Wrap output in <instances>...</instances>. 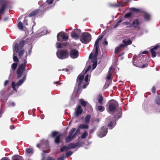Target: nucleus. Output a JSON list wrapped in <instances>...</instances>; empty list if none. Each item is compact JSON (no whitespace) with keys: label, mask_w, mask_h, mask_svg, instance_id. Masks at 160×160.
<instances>
[{"label":"nucleus","mask_w":160,"mask_h":160,"mask_svg":"<svg viewBox=\"0 0 160 160\" xmlns=\"http://www.w3.org/2000/svg\"><path fill=\"white\" fill-rule=\"evenodd\" d=\"M91 35L88 32L83 33L80 38L81 42L82 43L87 44L91 40Z\"/></svg>","instance_id":"0eeeda50"},{"label":"nucleus","mask_w":160,"mask_h":160,"mask_svg":"<svg viewBox=\"0 0 160 160\" xmlns=\"http://www.w3.org/2000/svg\"><path fill=\"white\" fill-rule=\"evenodd\" d=\"M26 74L24 75L22 78L20 79L17 83H16L14 82H12L11 84L12 88L16 92H17V89L19 87L21 86L24 82L26 80Z\"/></svg>","instance_id":"39448f33"},{"label":"nucleus","mask_w":160,"mask_h":160,"mask_svg":"<svg viewBox=\"0 0 160 160\" xmlns=\"http://www.w3.org/2000/svg\"><path fill=\"white\" fill-rule=\"evenodd\" d=\"M155 102L157 104L160 105V97L159 96H158L156 97Z\"/></svg>","instance_id":"c756f323"},{"label":"nucleus","mask_w":160,"mask_h":160,"mask_svg":"<svg viewBox=\"0 0 160 160\" xmlns=\"http://www.w3.org/2000/svg\"><path fill=\"white\" fill-rule=\"evenodd\" d=\"M131 13H128L126 14L125 16V17L126 18H128L131 15Z\"/></svg>","instance_id":"09e8293b"},{"label":"nucleus","mask_w":160,"mask_h":160,"mask_svg":"<svg viewBox=\"0 0 160 160\" xmlns=\"http://www.w3.org/2000/svg\"><path fill=\"white\" fill-rule=\"evenodd\" d=\"M156 91V89L155 87H153L152 89V92L153 93H155Z\"/></svg>","instance_id":"5fc2aeb1"},{"label":"nucleus","mask_w":160,"mask_h":160,"mask_svg":"<svg viewBox=\"0 0 160 160\" xmlns=\"http://www.w3.org/2000/svg\"><path fill=\"white\" fill-rule=\"evenodd\" d=\"M25 42V41H22L19 43L18 45L17 43L14 42L15 43L14 49H13L14 53L13 54V58L14 62H18V59L17 57L15 56V53L14 52V51L16 52H18L19 50L21 49L24 46Z\"/></svg>","instance_id":"7ed1b4c3"},{"label":"nucleus","mask_w":160,"mask_h":160,"mask_svg":"<svg viewBox=\"0 0 160 160\" xmlns=\"http://www.w3.org/2000/svg\"><path fill=\"white\" fill-rule=\"evenodd\" d=\"M159 47V46L156 45L154 46L153 48H151V49H152V50L154 51V50H156Z\"/></svg>","instance_id":"3c124183"},{"label":"nucleus","mask_w":160,"mask_h":160,"mask_svg":"<svg viewBox=\"0 0 160 160\" xmlns=\"http://www.w3.org/2000/svg\"><path fill=\"white\" fill-rule=\"evenodd\" d=\"M93 54L92 53H91L89 57V59H91V62H93V64H92V70H94L97 67V57H96V60L95 61H94V59L93 58Z\"/></svg>","instance_id":"f3484780"},{"label":"nucleus","mask_w":160,"mask_h":160,"mask_svg":"<svg viewBox=\"0 0 160 160\" xmlns=\"http://www.w3.org/2000/svg\"><path fill=\"white\" fill-rule=\"evenodd\" d=\"M116 124V122L113 120H111L110 121V123L108 124V126L109 128L111 129H112L115 125Z\"/></svg>","instance_id":"412c9836"},{"label":"nucleus","mask_w":160,"mask_h":160,"mask_svg":"<svg viewBox=\"0 0 160 160\" xmlns=\"http://www.w3.org/2000/svg\"><path fill=\"white\" fill-rule=\"evenodd\" d=\"M132 10L133 11H134V12L136 11V10H137L136 9H135V8H132Z\"/></svg>","instance_id":"69168bd1"},{"label":"nucleus","mask_w":160,"mask_h":160,"mask_svg":"<svg viewBox=\"0 0 160 160\" xmlns=\"http://www.w3.org/2000/svg\"><path fill=\"white\" fill-rule=\"evenodd\" d=\"M62 32H60L58 34L57 39L58 41H60V42L62 41Z\"/></svg>","instance_id":"c85d7f7f"},{"label":"nucleus","mask_w":160,"mask_h":160,"mask_svg":"<svg viewBox=\"0 0 160 160\" xmlns=\"http://www.w3.org/2000/svg\"><path fill=\"white\" fill-rule=\"evenodd\" d=\"M81 138L79 137L78 138V142L76 143H71L68 146V149H71L75 148L77 147H80L83 144L82 142H80Z\"/></svg>","instance_id":"ddd939ff"},{"label":"nucleus","mask_w":160,"mask_h":160,"mask_svg":"<svg viewBox=\"0 0 160 160\" xmlns=\"http://www.w3.org/2000/svg\"><path fill=\"white\" fill-rule=\"evenodd\" d=\"M58 57L60 59H63L67 58L68 57V52L66 51L63 50L57 52Z\"/></svg>","instance_id":"1a4fd4ad"},{"label":"nucleus","mask_w":160,"mask_h":160,"mask_svg":"<svg viewBox=\"0 0 160 160\" xmlns=\"http://www.w3.org/2000/svg\"><path fill=\"white\" fill-rule=\"evenodd\" d=\"M10 128L11 129H13L14 128V126L13 125H11L10 126Z\"/></svg>","instance_id":"e2e57ef3"},{"label":"nucleus","mask_w":160,"mask_h":160,"mask_svg":"<svg viewBox=\"0 0 160 160\" xmlns=\"http://www.w3.org/2000/svg\"><path fill=\"white\" fill-rule=\"evenodd\" d=\"M91 68V66L89 65L85 71H82V72L78 75L77 78V82L79 86H80L84 81V74Z\"/></svg>","instance_id":"423d86ee"},{"label":"nucleus","mask_w":160,"mask_h":160,"mask_svg":"<svg viewBox=\"0 0 160 160\" xmlns=\"http://www.w3.org/2000/svg\"><path fill=\"white\" fill-rule=\"evenodd\" d=\"M12 160H23V159L22 157L21 156H18L13 157Z\"/></svg>","instance_id":"2f4dec72"},{"label":"nucleus","mask_w":160,"mask_h":160,"mask_svg":"<svg viewBox=\"0 0 160 160\" xmlns=\"http://www.w3.org/2000/svg\"><path fill=\"white\" fill-rule=\"evenodd\" d=\"M150 18V16L149 14L146 13L144 15V18L147 21L149 20Z\"/></svg>","instance_id":"e433bc0d"},{"label":"nucleus","mask_w":160,"mask_h":160,"mask_svg":"<svg viewBox=\"0 0 160 160\" xmlns=\"http://www.w3.org/2000/svg\"><path fill=\"white\" fill-rule=\"evenodd\" d=\"M57 48H61V43L58 42L57 43Z\"/></svg>","instance_id":"49530a36"},{"label":"nucleus","mask_w":160,"mask_h":160,"mask_svg":"<svg viewBox=\"0 0 160 160\" xmlns=\"http://www.w3.org/2000/svg\"><path fill=\"white\" fill-rule=\"evenodd\" d=\"M80 103L82 105L85 106L86 104V102L83 99H81L80 100Z\"/></svg>","instance_id":"58836bf2"},{"label":"nucleus","mask_w":160,"mask_h":160,"mask_svg":"<svg viewBox=\"0 0 160 160\" xmlns=\"http://www.w3.org/2000/svg\"><path fill=\"white\" fill-rule=\"evenodd\" d=\"M147 52V51H144L142 52V54H146Z\"/></svg>","instance_id":"338daca9"},{"label":"nucleus","mask_w":160,"mask_h":160,"mask_svg":"<svg viewBox=\"0 0 160 160\" xmlns=\"http://www.w3.org/2000/svg\"><path fill=\"white\" fill-rule=\"evenodd\" d=\"M112 67H111L109 68V71H108V74L111 73V71L112 70Z\"/></svg>","instance_id":"bf43d9fd"},{"label":"nucleus","mask_w":160,"mask_h":160,"mask_svg":"<svg viewBox=\"0 0 160 160\" xmlns=\"http://www.w3.org/2000/svg\"><path fill=\"white\" fill-rule=\"evenodd\" d=\"M79 128L81 129H88V125L86 124H82L80 125Z\"/></svg>","instance_id":"bb28decb"},{"label":"nucleus","mask_w":160,"mask_h":160,"mask_svg":"<svg viewBox=\"0 0 160 160\" xmlns=\"http://www.w3.org/2000/svg\"><path fill=\"white\" fill-rule=\"evenodd\" d=\"M64 156L63 155L58 158L57 160H64Z\"/></svg>","instance_id":"864d4df0"},{"label":"nucleus","mask_w":160,"mask_h":160,"mask_svg":"<svg viewBox=\"0 0 160 160\" xmlns=\"http://www.w3.org/2000/svg\"><path fill=\"white\" fill-rule=\"evenodd\" d=\"M78 52L75 49H72L70 52V56L72 59H75L77 58L78 56Z\"/></svg>","instance_id":"2eb2a0df"},{"label":"nucleus","mask_w":160,"mask_h":160,"mask_svg":"<svg viewBox=\"0 0 160 160\" xmlns=\"http://www.w3.org/2000/svg\"><path fill=\"white\" fill-rule=\"evenodd\" d=\"M107 132V128L104 126H102L100 130L98 133V136L100 138H102L106 135Z\"/></svg>","instance_id":"f8f14e48"},{"label":"nucleus","mask_w":160,"mask_h":160,"mask_svg":"<svg viewBox=\"0 0 160 160\" xmlns=\"http://www.w3.org/2000/svg\"><path fill=\"white\" fill-rule=\"evenodd\" d=\"M47 30L46 28H43L42 29L40 33H38L39 36H42L47 34Z\"/></svg>","instance_id":"4be33fe9"},{"label":"nucleus","mask_w":160,"mask_h":160,"mask_svg":"<svg viewBox=\"0 0 160 160\" xmlns=\"http://www.w3.org/2000/svg\"><path fill=\"white\" fill-rule=\"evenodd\" d=\"M88 76H89V75H87L85 78V82H86V84H84L83 85L82 88H85L86 87L87 85H88L89 84V83L88 82L89 81Z\"/></svg>","instance_id":"5701e85b"},{"label":"nucleus","mask_w":160,"mask_h":160,"mask_svg":"<svg viewBox=\"0 0 160 160\" xmlns=\"http://www.w3.org/2000/svg\"><path fill=\"white\" fill-rule=\"evenodd\" d=\"M126 46V45L124 44H121L119 46L120 47V48H122V47H124Z\"/></svg>","instance_id":"052dcab7"},{"label":"nucleus","mask_w":160,"mask_h":160,"mask_svg":"<svg viewBox=\"0 0 160 160\" xmlns=\"http://www.w3.org/2000/svg\"><path fill=\"white\" fill-rule=\"evenodd\" d=\"M27 53H26L25 56V58L22 61L23 63L19 66L17 69V79H18L21 77L24 71L25 70L26 64L27 63Z\"/></svg>","instance_id":"f03ea898"},{"label":"nucleus","mask_w":160,"mask_h":160,"mask_svg":"<svg viewBox=\"0 0 160 160\" xmlns=\"http://www.w3.org/2000/svg\"><path fill=\"white\" fill-rule=\"evenodd\" d=\"M90 118L91 116L90 115H88L86 116L85 119L86 123H89Z\"/></svg>","instance_id":"cd10ccee"},{"label":"nucleus","mask_w":160,"mask_h":160,"mask_svg":"<svg viewBox=\"0 0 160 160\" xmlns=\"http://www.w3.org/2000/svg\"><path fill=\"white\" fill-rule=\"evenodd\" d=\"M15 102H10L9 103V106L13 107L15 106Z\"/></svg>","instance_id":"a18cd8bd"},{"label":"nucleus","mask_w":160,"mask_h":160,"mask_svg":"<svg viewBox=\"0 0 160 160\" xmlns=\"http://www.w3.org/2000/svg\"><path fill=\"white\" fill-rule=\"evenodd\" d=\"M132 25L134 28H138L139 27V22L138 20H134L132 22Z\"/></svg>","instance_id":"393cba45"},{"label":"nucleus","mask_w":160,"mask_h":160,"mask_svg":"<svg viewBox=\"0 0 160 160\" xmlns=\"http://www.w3.org/2000/svg\"><path fill=\"white\" fill-rule=\"evenodd\" d=\"M148 64L147 63L146 64H143L142 66V68H144L148 66Z\"/></svg>","instance_id":"680f3d73"},{"label":"nucleus","mask_w":160,"mask_h":160,"mask_svg":"<svg viewBox=\"0 0 160 160\" xmlns=\"http://www.w3.org/2000/svg\"><path fill=\"white\" fill-rule=\"evenodd\" d=\"M58 133V132H52V137H53L56 136L57 135Z\"/></svg>","instance_id":"de8ad7c7"},{"label":"nucleus","mask_w":160,"mask_h":160,"mask_svg":"<svg viewBox=\"0 0 160 160\" xmlns=\"http://www.w3.org/2000/svg\"><path fill=\"white\" fill-rule=\"evenodd\" d=\"M88 134L87 132H84V133L82 134V135L81 137H80L81 138V139H80V142H82L83 143V142L82 141V139H84L85 138L88 136Z\"/></svg>","instance_id":"a878e982"},{"label":"nucleus","mask_w":160,"mask_h":160,"mask_svg":"<svg viewBox=\"0 0 160 160\" xmlns=\"http://www.w3.org/2000/svg\"><path fill=\"white\" fill-rule=\"evenodd\" d=\"M81 33V30L79 29H75L71 33L72 37L74 39L77 40L79 39Z\"/></svg>","instance_id":"4468645a"},{"label":"nucleus","mask_w":160,"mask_h":160,"mask_svg":"<svg viewBox=\"0 0 160 160\" xmlns=\"http://www.w3.org/2000/svg\"><path fill=\"white\" fill-rule=\"evenodd\" d=\"M72 151H69L68 152L66 153V156L67 157H68V156H70L71 155H72Z\"/></svg>","instance_id":"c03bdc74"},{"label":"nucleus","mask_w":160,"mask_h":160,"mask_svg":"<svg viewBox=\"0 0 160 160\" xmlns=\"http://www.w3.org/2000/svg\"><path fill=\"white\" fill-rule=\"evenodd\" d=\"M5 8V6L4 5H3L2 8L1 9H0V14H2L3 13Z\"/></svg>","instance_id":"ea45409f"},{"label":"nucleus","mask_w":160,"mask_h":160,"mask_svg":"<svg viewBox=\"0 0 160 160\" xmlns=\"http://www.w3.org/2000/svg\"><path fill=\"white\" fill-rule=\"evenodd\" d=\"M43 10V9L40 8V7L39 9L38 10L31 12L28 15V17H33L38 12H44Z\"/></svg>","instance_id":"a211bd4d"},{"label":"nucleus","mask_w":160,"mask_h":160,"mask_svg":"<svg viewBox=\"0 0 160 160\" xmlns=\"http://www.w3.org/2000/svg\"><path fill=\"white\" fill-rule=\"evenodd\" d=\"M98 103L101 105L103 104V98L101 94H99L97 98Z\"/></svg>","instance_id":"aec40b11"},{"label":"nucleus","mask_w":160,"mask_h":160,"mask_svg":"<svg viewBox=\"0 0 160 160\" xmlns=\"http://www.w3.org/2000/svg\"><path fill=\"white\" fill-rule=\"evenodd\" d=\"M1 160H9L7 158H2Z\"/></svg>","instance_id":"0e129e2a"},{"label":"nucleus","mask_w":160,"mask_h":160,"mask_svg":"<svg viewBox=\"0 0 160 160\" xmlns=\"http://www.w3.org/2000/svg\"><path fill=\"white\" fill-rule=\"evenodd\" d=\"M135 63V62H133V64L135 66H136V67H138V65H136V63Z\"/></svg>","instance_id":"774afa93"},{"label":"nucleus","mask_w":160,"mask_h":160,"mask_svg":"<svg viewBox=\"0 0 160 160\" xmlns=\"http://www.w3.org/2000/svg\"><path fill=\"white\" fill-rule=\"evenodd\" d=\"M37 147L39 148H43V152L42 153V160H44L45 159V151L49 148L48 142V140H43L40 144H37ZM47 160H54L51 157H48Z\"/></svg>","instance_id":"f257e3e1"},{"label":"nucleus","mask_w":160,"mask_h":160,"mask_svg":"<svg viewBox=\"0 0 160 160\" xmlns=\"http://www.w3.org/2000/svg\"><path fill=\"white\" fill-rule=\"evenodd\" d=\"M123 25H126L127 27L130 28L132 26V25L131 23L128 22H125L123 23Z\"/></svg>","instance_id":"7c9ffc66"},{"label":"nucleus","mask_w":160,"mask_h":160,"mask_svg":"<svg viewBox=\"0 0 160 160\" xmlns=\"http://www.w3.org/2000/svg\"><path fill=\"white\" fill-rule=\"evenodd\" d=\"M124 44L126 45L127 46L128 45L131 44L132 42L130 39H125L122 41Z\"/></svg>","instance_id":"b1692460"},{"label":"nucleus","mask_w":160,"mask_h":160,"mask_svg":"<svg viewBox=\"0 0 160 160\" xmlns=\"http://www.w3.org/2000/svg\"><path fill=\"white\" fill-rule=\"evenodd\" d=\"M33 150L32 148H27L26 149V152L29 154H30L31 155L32 154L33 152Z\"/></svg>","instance_id":"72a5a7b5"},{"label":"nucleus","mask_w":160,"mask_h":160,"mask_svg":"<svg viewBox=\"0 0 160 160\" xmlns=\"http://www.w3.org/2000/svg\"><path fill=\"white\" fill-rule=\"evenodd\" d=\"M80 128H79L77 129L76 132L74 134H73V133L75 132L76 129L74 128L72 129L69 132L68 136L66 137L65 138V142H68L71 141V140L77 135L78 133L80 132Z\"/></svg>","instance_id":"20e7f679"},{"label":"nucleus","mask_w":160,"mask_h":160,"mask_svg":"<svg viewBox=\"0 0 160 160\" xmlns=\"http://www.w3.org/2000/svg\"><path fill=\"white\" fill-rule=\"evenodd\" d=\"M109 110L111 112H112L115 110L118 105V102L113 100H110L109 101Z\"/></svg>","instance_id":"9b49d317"},{"label":"nucleus","mask_w":160,"mask_h":160,"mask_svg":"<svg viewBox=\"0 0 160 160\" xmlns=\"http://www.w3.org/2000/svg\"><path fill=\"white\" fill-rule=\"evenodd\" d=\"M17 67V64L16 63H13L12 65V68L13 70H15Z\"/></svg>","instance_id":"a19ab883"},{"label":"nucleus","mask_w":160,"mask_h":160,"mask_svg":"<svg viewBox=\"0 0 160 160\" xmlns=\"http://www.w3.org/2000/svg\"><path fill=\"white\" fill-rule=\"evenodd\" d=\"M24 50H22L19 52V56L20 57V58H21V57L22 56V55H23V54L24 53Z\"/></svg>","instance_id":"37998d69"},{"label":"nucleus","mask_w":160,"mask_h":160,"mask_svg":"<svg viewBox=\"0 0 160 160\" xmlns=\"http://www.w3.org/2000/svg\"><path fill=\"white\" fill-rule=\"evenodd\" d=\"M96 110L97 111H99L100 112H103L105 109L104 107L101 105H98L97 104L96 106Z\"/></svg>","instance_id":"6ab92c4d"},{"label":"nucleus","mask_w":160,"mask_h":160,"mask_svg":"<svg viewBox=\"0 0 160 160\" xmlns=\"http://www.w3.org/2000/svg\"><path fill=\"white\" fill-rule=\"evenodd\" d=\"M23 24L25 25L26 26L28 25V23L27 22V20H24L23 22Z\"/></svg>","instance_id":"4d7b16f0"},{"label":"nucleus","mask_w":160,"mask_h":160,"mask_svg":"<svg viewBox=\"0 0 160 160\" xmlns=\"http://www.w3.org/2000/svg\"><path fill=\"white\" fill-rule=\"evenodd\" d=\"M60 136L58 135L57 136L55 139V142L56 143L58 144L60 142Z\"/></svg>","instance_id":"f704fd0d"},{"label":"nucleus","mask_w":160,"mask_h":160,"mask_svg":"<svg viewBox=\"0 0 160 160\" xmlns=\"http://www.w3.org/2000/svg\"><path fill=\"white\" fill-rule=\"evenodd\" d=\"M103 36H99L98 38L95 41L94 44L95 52L93 53V58L94 59V61L96 60V57L98 53V49L99 48V43L100 40L102 38Z\"/></svg>","instance_id":"6e6552de"},{"label":"nucleus","mask_w":160,"mask_h":160,"mask_svg":"<svg viewBox=\"0 0 160 160\" xmlns=\"http://www.w3.org/2000/svg\"><path fill=\"white\" fill-rule=\"evenodd\" d=\"M52 0H47L42 5L40 6V8L43 9L44 11L49 10L51 8L50 4H52Z\"/></svg>","instance_id":"9d476101"},{"label":"nucleus","mask_w":160,"mask_h":160,"mask_svg":"<svg viewBox=\"0 0 160 160\" xmlns=\"http://www.w3.org/2000/svg\"><path fill=\"white\" fill-rule=\"evenodd\" d=\"M8 82H9L8 80H6L4 83V85L5 86H6L8 84Z\"/></svg>","instance_id":"13d9d810"},{"label":"nucleus","mask_w":160,"mask_h":160,"mask_svg":"<svg viewBox=\"0 0 160 160\" xmlns=\"http://www.w3.org/2000/svg\"><path fill=\"white\" fill-rule=\"evenodd\" d=\"M108 42L106 40H105L102 43V44L104 45H108Z\"/></svg>","instance_id":"6e6d98bb"},{"label":"nucleus","mask_w":160,"mask_h":160,"mask_svg":"<svg viewBox=\"0 0 160 160\" xmlns=\"http://www.w3.org/2000/svg\"><path fill=\"white\" fill-rule=\"evenodd\" d=\"M111 73L108 74V73L107 74V79L108 80H110L111 79Z\"/></svg>","instance_id":"603ef678"},{"label":"nucleus","mask_w":160,"mask_h":160,"mask_svg":"<svg viewBox=\"0 0 160 160\" xmlns=\"http://www.w3.org/2000/svg\"><path fill=\"white\" fill-rule=\"evenodd\" d=\"M68 148V146L67 147L66 146H63L60 149V151L61 152H63L64 151H66Z\"/></svg>","instance_id":"c9c22d12"},{"label":"nucleus","mask_w":160,"mask_h":160,"mask_svg":"<svg viewBox=\"0 0 160 160\" xmlns=\"http://www.w3.org/2000/svg\"><path fill=\"white\" fill-rule=\"evenodd\" d=\"M18 28L21 30H22L23 28L22 24L21 21H20V22L18 23Z\"/></svg>","instance_id":"473e14b6"},{"label":"nucleus","mask_w":160,"mask_h":160,"mask_svg":"<svg viewBox=\"0 0 160 160\" xmlns=\"http://www.w3.org/2000/svg\"><path fill=\"white\" fill-rule=\"evenodd\" d=\"M62 39L66 40L68 38V36L67 35L65 34L64 33H62Z\"/></svg>","instance_id":"4c0bfd02"},{"label":"nucleus","mask_w":160,"mask_h":160,"mask_svg":"<svg viewBox=\"0 0 160 160\" xmlns=\"http://www.w3.org/2000/svg\"><path fill=\"white\" fill-rule=\"evenodd\" d=\"M120 48L119 46L115 48V53H116L119 50Z\"/></svg>","instance_id":"8fccbe9b"},{"label":"nucleus","mask_w":160,"mask_h":160,"mask_svg":"<svg viewBox=\"0 0 160 160\" xmlns=\"http://www.w3.org/2000/svg\"><path fill=\"white\" fill-rule=\"evenodd\" d=\"M150 51L152 53V56L153 57H155L156 55V52L152 50V49H151Z\"/></svg>","instance_id":"79ce46f5"},{"label":"nucleus","mask_w":160,"mask_h":160,"mask_svg":"<svg viewBox=\"0 0 160 160\" xmlns=\"http://www.w3.org/2000/svg\"><path fill=\"white\" fill-rule=\"evenodd\" d=\"M83 111L80 105H78L76 107L75 110L74 114L76 117H78L81 114Z\"/></svg>","instance_id":"dca6fc26"}]
</instances>
